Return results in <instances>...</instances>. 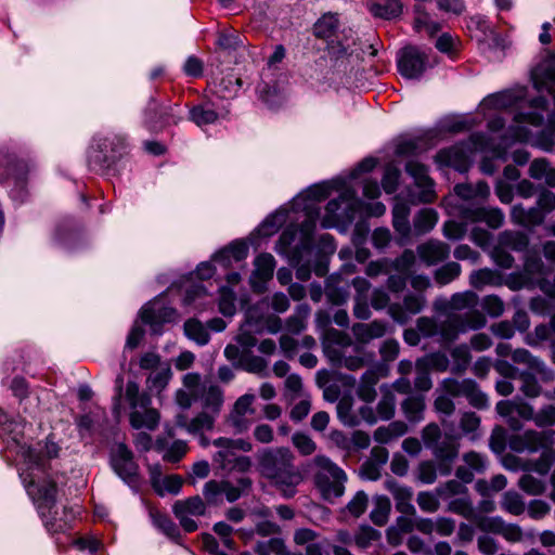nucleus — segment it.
<instances>
[{"mask_svg":"<svg viewBox=\"0 0 555 555\" xmlns=\"http://www.w3.org/2000/svg\"><path fill=\"white\" fill-rule=\"evenodd\" d=\"M332 191L339 192V196L327 203L325 215L321 221L322 227L330 229L339 224H349L354 220L361 199L357 197L356 190L346 180L334 179L330 182L312 185L294 198V208L306 214L307 218L304 221L306 231L314 230L315 220L319 216L317 204L326 199Z\"/></svg>","mask_w":555,"mask_h":555,"instance_id":"obj_1","label":"nucleus"},{"mask_svg":"<svg viewBox=\"0 0 555 555\" xmlns=\"http://www.w3.org/2000/svg\"><path fill=\"white\" fill-rule=\"evenodd\" d=\"M294 454L287 448H267L256 455L257 469L269 479L286 499L293 498L302 477L294 464Z\"/></svg>","mask_w":555,"mask_h":555,"instance_id":"obj_2","label":"nucleus"},{"mask_svg":"<svg viewBox=\"0 0 555 555\" xmlns=\"http://www.w3.org/2000/svg\"><path fill=\"white\" fill-rule=\"evenodd\" d=\"M487 319L480 311L469 313H450L443 321L437 322L433 318L421 317L416 321L417 332L426 338L438 337L442 344L457 339L460 334L477 331L485 327Z\"/></svg>","mask_w":555,"mask_h":555,"instance_id":"obj_3","label":"nucleus"},{"mask_svg":"<svg viewBox=\"0 0 555 555\" xmlns=\"http://www.w3.org/2000/svg\"><path fill=\"white\" fill-rule=\"evenodd\" d=\"M28 495L37 506L46 528L53 533L65 531L74 518L72 511L63 509V516L59 517L57 511H53L56 502V485L50 479L37 482L35 479H23Z\"/></svg>","mask_w":555,"mask_h":555,"instance_id":"obj_4","label":"nucleus"},{"mask_svg":"<svg viewBox=\"0 0 555 555\" xmlns=\"http://www.w3.org/2000/svg\"><path fill=\"white\" fill-rule=\"evenodd\" d=\"M322 346L326 359L337 367L358 371L369 361L348 334L334 328L326 332Z\"/></svg>","mask_w":555,"mask_h":555,"instance_id":"obj_5","label":"nucleus"},{"mask_svg":"<svg viewBox=\"0 0 555 555\" xmlns=\"http://www.w3.org/2000/svg\"><path fill=\"white\" fill-rule=\"evenodd\" d=\"M125 399L129 404V423L133 429L155 430L160 422V413L152 408L149 393L141 392L139 385L129 380L126 385Z\"/></svg>","mask_w":555,"mask_h":555,"instance_id":"obj_6","label":"nucleus"},{"mask_svg":"<svg viewBox=\"0 0 555 555\" xmlns=\"http://www.w3.org/2000/svg\"><path fill=\"white\" fill-rule=\"evenodd\" d=\"M313 464L318 468L314 475L317 489L322 498L328 502H333L345 493V483L347 482V474L336 463L325 455H317Z\"/></svg>","mask_w":555,"mask_h":555,"instance_id":"obj_7","label":"nucleus"},{"mask_svg":"<svg viewBox=\"0 0 555 555\" xmlns=\"http://www.w3.org/2000/svg\"><path fill=\"white\" fill-rule=\"evenodd\" d=\"M534 88L548 92L554 100V111L547 114V122L555 130V59L548 57L535 66L531 73Z\"/></svg>","mask_w":555,"mask_h":555,"instance_id":"obj_8","label":"nucleus"},{"mask_svg":"<svg viewBox=\"0 0 555 555\" xmlns=\"http://www.w3.org/2000/svg\"><path fill=\"white\" fill-rule=\"evenodd\" d=\"M495 410L505 418L512 430H520L522 427L520 421L514 416L515 413L525 421H533L535 416L533 406L520 398L501 400L496 403Z\"/></svg>","mask_w":555,"mask_h":555,"instance_id":"obj_9","label":"nucleus"},{"mask_svg":"<svg viewBox=\"0 0 555 555\" xmlns=\"http://www.w3.org/2000/svg\"><path fill=\"white\" fill-rule=\"evenodd\" d=\"M382 397L374 410L370 405L360 408V415L364 422L370 425L377 423V421H389L393 417L396 412V396L386 385L380 387Z\"/></svg>","mask_w":555,"mask_h":555,"instance_id":"obj_10","label":"nucleus"},{"mask_svg":"<svg viewBox=\"0 0 555 555\" xmlns=\"http://www.w3.org/2000/svg\"><path fill=\"white\" fill-rule=\"evenodd\" d=\"M311 232L306 231L304 229V223L301 224V233L302 238L299 245H295L293 247V243L295 242L297 231L295 228H287L281 234L276 246L275 251L280 255H284L289 258L292 262H299L301 251L310 249L311 246Z\"/></svg>","mask_w":555,"mask_h":555,"instance_id":"obj_11","label":"nucleus"},{"mask_svg":"<svg viewBox=\"0 0 555 555\" xmlns=\"http://www.w3.org/2000/svg\"><path fill=\"white\" fill-rule=\"evenodd\" d=\"M206 505L199 495L191 496L186 500H179L172 506L175 516L179 519L180 525L188 532H193L197 529V524L190 516L204 515Z\"/></svg>","mask_w":555,"mask_h":555,"instance_id":"obj_12","label":"nucleus"},{"mask_svg":"<svg viewBox=\"0 0 555 555\" xmlns=\"http://www.w3.org/2000/svg\"><path fill=\"white\" fill-rule=\"evenodd\" d=\"M427 64V54L415 47H408L403 49L398 60L400 74L409 79L421 77L426 69Z\"/></svg>","mask_w":555,"mask_h":555,"instance_id":"obj_13","label":"nucleus"},{"mask_svg":"<svg viewBox=\"0 0 555 555\" xmlns=\"http://www.w3.org/2000/svg\"><path fill=\"white\" fill-rule=\"evenodd\" d=\"M112 467L127 483L137 480L138 465L133 460L131 450L125 443H118L112 452Z\"/></svg>","mask_w":555,"mask_h":555,"instance_id":"obj_14","label":"nucleus"},{"mask_svg":"<svg viewBox=\"0 0 555 555\" xmlns=\"http://www.w3.org/2000/svg\"><path fill=\"white\" fill-rule=\"evenodd\" d=\"M553 431L527 430L522 435H517L511 439V448L516 452H535L547 447L553 441Z\"/></svg>","mask_w":555,"mask_h":555,"instance_id":"obj_15","label":"nucleus"},{"mask_svg":"<svg viewBox=\"0 0 555 555\" xmlns=\"http://www.w3.org/2000/svg\"><path fill=\"white\" fill-rule=\"evenodd\" d=\"M460 444L453 437H447L431 448L434 457L438 461V469L440 475L448 476L452 472V464L457 457Z\"/></svg>","mask_w":555,"mask_h":555,"instance_id":"obj_16","label":"nucleus"},{"mask_svg":"<svg viewBox=\"0 0 555 555\" xmlns=\"http://www.w3.org/2000/svg\"><path fill=\"white\" fill-rule=\"evenodd\" d=\"M426 306V298L421 294H408L404 296L402 304H392L388 307L389 315L398 323L408 322L411 314H417Z\"/></svg>","mask_w":555,"mask_h":555,"instance_id":"obj_17","label":"nucleus"},{"mask_svg":"<svg viewBox=\"0 0 555 555\" xmlns=\"http://www.w3.org/2000/svg\"><path fill=\"white\" fill-rule=\"evenodd\" d=\"M462 460L464 464L456 468L455 476L464 483L472 482L475 474L485 473L488 466L487 456L475 451L464 453Z\"/></svg>","mask_w":555,"mask_h":555,"instance_id":"obj_18","label":"nucleus"},{"mask_svg":"<svg viewBox=\"0 0 555 555\" xmlns=\"http://www.w3.org/2000/svg\"><path fill=\"white\" fill-rule=\"evenodd\" d=\"M385 488L392 494L398 512L406 515L416 514L412 504L413 491L411 488L402 486L393 479L386 480Z\"/></svg>","mask_w":555,"mask_h":555,"instance_id":"obj_19","label":"nucleus"},{"mask_svg":"<svg viewBox=\"0 0 555 555\" xmlns=\"http://www.w3.org/2000/svg\"><path fill=\"white\" fill-rule=\"evenodd\" d=\"M417 254L427 266H434L449 257L450 247L441 241L429 240L417 246Z\"/></svg>","mask_w":555,"mask_h":555,"instance_id":"obj_20","label":"nucleus"},{"mask_svg":"<svg viewBox=\"0 0 555 555\" xmlns=\"http://www.w3.org/2000/svg\"><path fill=\"white\" fill-rule=\"evenodd\" d=\"M406 172L414 179L415 184L424 189L422 201L431 202L434 199V182L428 176V169L425 165L410 160L405 165Z\"/></svg>","mask_w":555,"mask_h":555,"instance_id":"obj_21","label":"nucleus"},{"mask_svg":"<svg viewBox=\"0 0 555 555\" xmlns=\"http://www.w3.org/2000/svg\"><path fill=\"white\" fill-rule=\"evenodd\" d=\"M463 217L470 222H486L492 229L501 228L505 220V216L500 208L466 209Z\"/></svg>","mask_w":555,"mask_h":555,"instance_id":"obj_22","label":"nucleus"},{"mask_svg":"<svg viewBox=\"0 0 555 555\" xmlns=\"http://www.w3.org/2000/svg\"><path fill=\"white\" fill-rule=\"evenodd\" d=\"M173 310L158 307L157 302L145 305L141 310V320L151 325L152 331L159 334L164 322L168 321Z\"/></svg>","mask_w":555,"mask_h":555,"instance_id":"obj_23","label":"nucleus"},{"mask_svg":"<svg viewBox=\"0 0 555 555\" xmlns=\"http://www.w3.org/2000/svg\"><path fill=\"white\" fill-rule=\"evenodd\" d=\"M511 220L515 224L531 228L544 221V214L538 206L525 209L521 205H514L511 210Z\"/></svg>","mask_w":555,"mask_h":555,"instance_id":"obj_24","label":"nucleus"},{"mask_svg":"<svg viewBox=\"0 0 555 555\" xmlns=\"http://www.w3.org/2000/svg\"><path fill=\"white\" fill-rule=\"evenodd\" d=\"M352 333L360 344H366L375 338H380L386 333V324L382 321L371 323H356L352 326Z\"/></svg>","mask_w":555,"mask_h":555,"instance_id":"obj_25","label":"nucleus"},{"mask_svg":"<svg viewBox=\"0 0 555 555\" xmlns=\"http://www.w3.org/2000/svg\"><path fill=\"white\" fill-rule=\"evenodd\" d=\"M255 270L251 275V283L254 287H257V281L266 283L273 276L275 268V259L271 254H260L256 257Z\"/></svg>","mask_w":555,"mask_h":555,"instance_id":"obj_26","label":"nucleus"},{"mask_svg":"<svg viewBox=\"0 0 555 555\" xmlns=\"http://www.w3.org/2000/svg\"><path fill=\"white\" fill-rule=\"evenodd\" d=\"M248 246L242 242L232 243L227 248L215 254L212 261L219 263L222 268H228L231 261H242L247 257Z\"/></svg>","mask_w":555,"mask_h":555,"instance_id":"obj_27","label":"nucleus"},{"mask_svg":"<svg viewBox=\"0 0 555 555\" xmlns=\"http://www.w3.org/2000/svg\"><path fill=\"white\" fill-rule=\"evenodd\" d=\"M410 207L408 204L399 202L392 208V225L402 241L411 235V224L409 221Z\"/></svg>","mask_w":555,"mask_h":555,"instance_id":"obj_28","label":"nucleus"},{"mask_svg":"<svg viewBox=\"0 0 555 555\" xmlns=\"http://www.w3.org/2000/svg\"><path fill=\"white\" fill-rule=\"evenodd\" d=\"M408 433V425L402 421H395L386 426L378 427L373 435L376 442L390 443Z\"/></svg>","mask_w":555,"mask_h":555,"instance_id":"obj_29","label":"nucleus"},{"mask_svg":"<svg viewBox=\"0 0 555 555\" xmlns=\"http://www.w3.org/2000/svg\"><path fill=\"white\" fill-rule=\"evenodd\" d=\"M204 411L218 416L223 405V391L217 385H208L203 388L201 397Z\"/></svg>","mask_w":555,"mask_h":555,"instance_id":"obj_30","label":"nucleus"},{"mask_svg":"<svg viewBox=\"0 0 555 555\" xmlns=\"http://www.w3.org/2000/svg\"><path fill=\"white\" fill-rule=\"evenodd\" d=\"M401 409L410 423H420L424 420L425 398L423 396H410L402 401Z\"/></svg>","mask_w":555,"mask_h":555,"instance_id":"obj_31","label":"nucleus"},{"mask_svg":"<svg viewBox=\"0 0 555 555\" xmlns=\"http://www.w3.org/2000/svg\"><path fill=\"white\" fill-rule=\"evenodd\" d=\"M512 359L515 363L518 364H525L527 365L528 370L526 372H535L539 375L543 376H550L552 375V371H548L545 366V364L539 360L538 358L533 357L528 350L526 349H516L512 353Z\"/></svg>","mask_w":555,"mask_h":555,"instance_id":"obj_32","label":"nucleus"},{"mask_svg":"<svg viewBox=\"0 0 555 555\" xmlns=\"http://www.w3.org/2000/svg\"><path fill=\"white\" fill-rule=\"evenodd\" d=\"M379 376L373 370L365 371L360 379L357 395L366 403H372L376 398L375 386L378 383Z\"/></svg>","mask_w":555,"mask_h":555,"instance_id":"obj_33","label":"nucleus"},{"mask_svg":"<svg viewBox=\"0 0 555 555\" xmlns=\"http://www.w3.org/2000/svg\"><path fill=\"white\" fill-rule=\"evenodd\" d=\"M414 12V29L417 33L424 31L433 37L441 29V24L434 21L421 4L415 5Z\"/></svg>","mask_w":555,"mask_h":555,"instance_id":"obj_34","label":"nucleus"},{"mask_svg":"<svg viewBox=\"0 0 555 555\" xmlns=\"http://www.w3.org/2000/svg\"><path fill=\"white\" fill-rule=\"evenodd\" d=\"M469 283L476 289H481L487 285L500 286L502 284V275L492 269L483 268L470 273Z\"/></svg>","mask_w":555,"mask_h":555,"instance_id":"obj_35","label":"nucleus"},{"mask_svg":"<svg viewBox=\"0 0 555 555\" xmlns=\"http://www.w3.org/2000/svg\"><path fill=\"white\" fill-rule=\"evenodd\" d=\"M438 222V214L433 208L421 209L413 219V230L416 235L431 231Z\"/></svg>","mask_w":555,"mask_h":555,"instance_id":"obj_36","label":"nucleus"},{"mask_svg":"<svg viewBox=\"0 0 555 555\" xmlns=\"http://www.w3.org/2000/svg\"><path fill=\"white\" fill-rule=\"evenodd\" d=\"M529 176L535 180H544L548 186H555V168L544 158L534 159L530 164Z\"/></svg>","mask_w":555,"mask_h":555,"instance_id":"obj_37","label":"nucleus"},{"mask_svg":"<svg viewBox=\"0 0 555 555\" xmlns=\"http://www.w3.org/2000/svg\"><path fill=\"white\" fill-rule=\"evenodd\" d=\"M478 304V296L472 292V291H466V292H462V293H455L451 296V299L448 304L450 310H452L453 312L452 313H459L463 310H466L468 309L469 312L472 311H478L476 308Z\"/></svg>","mask_w":555,"mask_h":555,"instance_id":"obj_38","label":"nucleus"},{"mask_svg":"<svg viewBox=\"0 0 555 555\" xmlns=\"http://www.w3.org/2000/svg\"><path fill=\"white\" fill-rule=\"evenodd\" d=\"M268 307L267 300H261L249 307L245 312V322L247 327H253L254 332L262 333L264 330V311Z\"/></svg>","mask_w":555,"mask_h":555,"instance_id":"obj_39","label":"nucleus"},{"mask_svg":"<svg viewBox=\"0 0 555 555\" xmlns=\"http://www.w3.org/2000/svg\"><path fill=\"white\" fill-rule=\"evenodd\" d=\"M339 27L337 14L326 13L314 24L313 34L321 39L332 38Z\"/></svg>","mask_w":555,"mask_h":555,"instance_id":"obj_40","label":"nucleus"},{"mask_svg":"<svg viewBox=\"0 0 555 555\" xmlns=\"http://www.w3.org/2000/svg\"><path fill=\"white\" fill-rule=\"evenodd\" d=\"M370 12L380 18L391 20L402 13V3L400 0H385L371 4Z\"/></svg>","mask_w":555,"mask_h":555,"instance_id":"obj_41","label":"nucleus"},{"mask_svg":"<svg viewBox=\"0 0 555 555\" xmlns=\"http://www.w3.org/2000/svg\"><path fill=\"white\" fill-rule=\"evenodd\" d=\"M353 400L349 397H344L338 401L337 415L340 422L350 427L358 426L362 420L360 411L356 413L352 409Z\"/></svg>","mask_w":555,"mask_h":555,"instance_id":"obj_42","label":"nucleus"},{"mask_svg":"<svg viewBox=\"0 0 555 555\" xmlns=\"http://www.w3.org/2000/svg\"><path fill=\"white\" fill-rule=\"evenodd\" d=\"M217 416L209 413L208 411H202L190 420L188 434L195 436L198 434H205L210 431L215 427Z\"/></svg>","mask_w":555,"mask_h":555,"instance_id":"obj_43","label":"nucleus"},{"mask_svg":"<svg viewBox=\"0 0 555 555\" xmlns=\"http://www.w3.org/2000/svg\"><path fill=\"white\" fill-rule=\"evenodd\" d=\"M373 502L374 507L370 513V519L376 526H384L391 511L390 500L385 495H376Z\"/></svg>","mask_w":555,"mask_h":555,"instance_id":"obj_44","label":"nucleus"},{"mask_svg":"<svg viewBox=\"0 0 555 555\" xmlns=\"http://www.w3.org/2000/svg\"><path fill=\"white\" fill-rule=\"evenodd\" d=\"M500 244L515 251H524L528 248L529 237L522 232L504 231L499 236Z\"/></svg>","mask_w":555,"mask_h":555,"instance_id":"obj_45","label":"nucleus"},{"mask_svg":"<svg viewBox=\"0 0 555 555\" xmlns=\"http://www.w3.org/2000/svg\"><path fill=\"white\" fill-rule=\"evenodd\" d=\"M517 101L516 95L511 91L498 92L488 95L481 102L483 108L504 109L513 106Z\"/></svg>","mask_w":555,"mask_h":555,"instance_id":"obj_46","label":"nucleus"},{"mask_svg":"<svg viewBox=\"0 0 555 555\" xmlns=\"http://www.w3.org/2000/svg\"><path fill=\"white\" fill-rule=\"evenodd\" d=\"M287 210L284 208L278 209L274 214L270 215L259 227V233L262 236H271L276 233L280 228L287 221Z\"/></svg>","mask_w":555,"mask_h":555,"instance_id":"obj_47","label":"nucleus"},{"mask_svg":"<svg viewBox=\"0 0 555 555\" xmlns=\"http://www.w3.org/2000/svg\"><path fill=\"white\" fill-rule=\"evenodd\" d=\"M472 385L470 378L457 380L455 378H444L439 384L437 391L443 392L444 395L456 398L464 397L465 390Z\"/></svg>","mask_w":555,"mask_h":555,"instance_id":"obj_48","label":"nucleus"},{"mask_svg":"<svg viewBox=\"0 0 555 555\" xmlns=\"http://www.w3.org/2000/svg\"><path fill=\"white\" fill-rule=\"evenodd\" d=\"M241 367L253 374H257L261 377H266L269 375L268 373V362L263 358L259 356H255L251 353L243 354L240 360Z\"/></svg>","mask_w":555,"mask_h":555,"instance_id":"obj_49","label":"nucleus"},{"mask_svg":"<svg viewBox=\"0 0 555 555\" xmlns=\"http://www.w3.org/2000/svg\"><path fill=\"white\" fill-rule=\"evenodd\" d=\"M185 335L196 344L204 346L209 341V333L196 319H190L184 323Z\"/></svg>","mask_w":555,"mask_h":555,"instance_id":"obj_50","label":"nucleus"},{"mask_svg":"<svg viewBox=\"0 0 555 555\" xmlns=\"http://www.w3.org/2000/svg\"><path fill=\"white\" fill-rule=\"evenodd\" d=\"M190 119L198 127H204L216 122L218 114L207 105H197L190 109Z\"/></svg>","mask_w":555,"mask_h":555,"instance_id":"obj_51","label":"nucleus"},{"mask_svg":"<svg viewBox=\"0 0 555 555\" xmlns=\"http://www.w3.org/2000/svg\"><path fill=\"white\" fill-rule=\"evenodd\" d=\"M462 268L457 262H448L435 271L434 278L437 284L443 286L460 276Z\"/></svg>","mask_w":555,"mask_h":555,"instance_id":"obj_52","label":"nucleus"},{"mask_svg":"<svg viewBox=\"0 0 555 555\" xmlns=\"http://www.w3.org/2000/svg\"><path fill=\"white\" fill-rule=\"evenodd\" d=\"M451 357L453 359L452 372L463 373L468 367L472 356L469 347L467 345H459L451 350Z\"/></svg>","mask_w":555,"mask_h":555,"instance_id":"obj_53","label":"nucleus"},{"mask_svg":"<svg viewBox=\"0 0 555 555\" xmlns=\"http://www.w3.org/2000/svg\"><path fill=\"white\" fill-rule=\"evenodd\" d=\"M436 159L441 164L456 168L457 170H465L466 165L461 151L456 147L440 151Z\"/></svg>","mask_w":555,"mask_h":555,"instance_id":"obj_54","label":"nucleus"},{"mask_svg":"<svg viewBox=\"0 0 555 555\" xmlns=\"http://www.w3.org/2000/svg\"><path fill=\"white\" fill-rule=\"evenodd\" d=\"M251 487V480L248 477H242L237 480V486L232 485L230 481L224 480L223 495L229 502H235L243 493L248 491Z\"/></svg>","mask_w":555,"mask_h":555,"instance_id":"obj_55","label":"nucleus"},{"mask_svg":"<svg viewBox=\"0 0 555 555\" xmlns=\"http://www.w3.org/2000/svg\"><path fill=\"white\" fill-rule=\"evenodd\" d=\"M337 283L338 279L332 275L326 282L325 294L331 302L341 305L348 299L349 293L346 287L337 286Z\"/></svg>","mask_w":555,"mask_h":555,"instance_id":"obj_56","label":"nucleus"},{"mask_svg":"<svg viewBox=\"0 0 555 555\" xmlns=\"http://www.w3.org/2000/svg\"><path fill=\"white\" fill-rule=\"evenodd\" d=\"M449 358L443 352H434L422 359H418V366H425L428 370L446 372L449 367Z\"/></svg>","mask_w":555,"mask_h":555,"instance_id":"obj_57","label":"nucleus"},{"mask_svg":"<svg viewBox=\"0 0 555 555\" xmlns=\"http://www.w3.org/2000/svg\"><path fill=\"white\" fill-rule=\"evenodd\" d=\"M440 498L436 490L421 491L417 493L416 503L423 512L433 514L440 507Z\"/></svg>","mask_w":555,"mask_h":555,"instance_id":"obj_58","label":"nucleus"},{"mask_svg":"<svg viewBox=\"0 0 555 555\" xmlns=\"http://www.w3.org/2000/svg\"><path fill=\"white\" fill-rule=\"evenodd\" d=\"M535 372H520L519 378L521 379L520 391L528 398H537L541 393V386L535 378Z\"/></svg>","mask_w":555,"mask_h":555,"instance_id":"obj_59","label":"nucleus"},{"mask_svg":"<svg viewBox=\"0 0 555 555\" xmlns=\"http://www.w3.org/2000/svg\"><path fill=\"white\" fill-rule=\"evenodd\" d=\"M224 480H209L204 485L203 495L207 503L217 505L222 502Z\"/></svg>","mask_w":555,"mask_h":555,"instance_id":"obj_60","label":"nucleus"},{"mask_svg":"<svg viewBox=\"0 0 555 555\" xmlns=\"http://www.w3.org/2000/svg\"><path fill=\"white\" fill-rule=\"evenodd\" d=\"M501 507L505 512L515 516L525 512V503L517 492H505L501 501Z\"/></svg>","mask_w":555,"mask_h":555,"instance_id":"obj_61","label":"nucleus"},{"mask_svg":"<svg viewBox=\"0 0 555 555\" xmlns=\"http://www.w3.org/2000/svg\"><path fill=\"white\" fill-rule=\"evenodd\" d=\"M309 315V308L300 306L297 312L291 315L286 321V330L292 334L301 333L307 326V318Z\"/></svg>","mask_w":555,"mask_h":555,"instance_id":"obj_62","label":"nucleus"},{"mask_svg":"<svg viewBox=\"0 0 555 555\" xmlns=\"http://www.w3.org/2000/svg\"><path fill=\"white\" fill-rule=\"evenodd\" d=\"M171 375L169 367L151 373L146 380L149 389L155 390L158 393L162 392L167 387Z\"/></svg>","mask_w":555,"mask_h":555,"instance_id":"obj_63","label":"nucleus"},{"mask_svg":"<svg viewBox=\"0 0 555 555\" xmlns=\"http://www.w3.org/2000/svg\"><path fill=\"white\" fill-rule=\"evenodd\" d=\"M182 385L185 390L189 391L190 396L197 401L201 399L203 393V388L206 385L202 384V378L198 373H188L182 378Z\"/></svg>","mask_w":555,"mask_h":555,"instance_id":"obj_64","label":"nucleus"}]
</instances>
